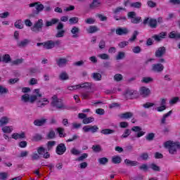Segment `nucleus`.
<instances>
[{
    "instance_id": "nucleus-23",
    "label": "nucleus",
    "mask_w": 180,
    "mask_h": 180,
    "mask_svg": "<svg viewBox=\"0 0 180 180\" xmlns=\"http://www.w3.org/2000/svg\"><path fill=\"white\" fill-rule=\"evenodd\" d=\"M86 32L89 34H92L93 33H96V32H99V28L95 25H91L89 28L86 29Z\"/></svg>"
},
{
    "instance_id": "nucleus-29",
    "label": "nucleus",
    "mask_w": 180,
    "mask_h": 180,
    "mask_svg": "<svg viewBox=\"0 0 180 180\" xmlns=\"http://www.w3.org/2000/svg\"><path fill=\"white\" fill-rule=\"evenodd\" d=\"M12 61V58H11L10 54H4L2 56V63H5L6 64H8V63H11Z\"/></svg>"
},
{
    "instance_id": "nucleus-52",
    "label": "nucleus",
    "mask_w": 180,
    "mask_h": 180,
    "mask_svg": "<svg viewBox=\"0 0 180 180\" xmlns=\"http://www.w3.org/2000/svg\"><path fill=\"white\" fill-rule=\"evenodd\" d=\"M70 153L72 154V155H79L81 154V151L78 150V149L75 148H72L70 150Z\"/></svg>"
},
{
    "instance_id": "nucleus-31",
    "label": "nucleus",
    "mask_w": 180,
    "mask_h": 180,
    "mask_svg": "<svg viewBox=\"0 0 180 180\" xmlns=\"http://www.w3.org/2000/svg\"><path fill=\"white\" fill-rule=\"evenodd\" d=\"M101 134H104V136H108L109 134H113L115 133V130L111 129H104L101 131Z\"/></svg>"
},
{
    "instance_id": "nucleus-60",
    "label": "nucleus",
    "mask_w": 180,
    "mask_h": 180,
    "mask_svg": "<svg viewBox=\"0 0 180 180\" xmlns=\"http://www.w3.org/2000/svg\"><path fill=\"white\" fill-rule=\"evenodd\" d=\"M136 15L137 14L134 11H130L127 13V16H128L129 19H131V20L136 18Z\"/></svg>"
},
{
    "instance_id": "nucleus-30",
    "label": "nucleus",
    "mask_w": 180,
    "mask_h": 180,
    "mask_svg": "<svg viewBox=\"0 0 180 180\" xmlns=\"http://www.w3.org/2000/svg\"><path fill=\"white\" fill-rule=\"evenodd\" d=\"M169 39H180V33H176L175 31H172L169 33Z\"/></svg>"
},
{
    "instance_id": "nucleus-28",
    "label": "nucleus",
    "mask_w": 180,
    "mask_h": 180,
    "mask_svg": "<svg viewBox=\"0 0 180 180\" xmlns=\"http://www.w3.org/2000/svg\"><path fill=\"white\" fill-rule=\"evenodd\" d=\"M92 79L94 81H102V75L98 72H94L91 75Z\"/></svg>"
},
{
    "instance_id": "nucleus-62",
    "label": "nucleus",
    "mask_w": 180,
    "mask_h": 180,
    "mask_svg": "<svg viewBox=\"0 0 180 180\" xmlns=\"http://www.w3.org/2000/svg\"><path fill=\"white\" fill-rule=\"evenodd\" d=\"M4 133H12V129L11 127H4L1 129Z\"/></svg>"
},
{
    "instance_id": "nucleus-14",
    "label": "nucleus",
    "mask_w": 180,
    "mask_h": 180,
    "mask_svg": "<svg viewBox=\"0 0 180 180\" xmlns=\"http://www.w3.org/2000/svg\"><path fill=\"white\" fill-rule=\"evenodd\" d=\"M83 130L84 133H88L89 131H91V133H96L98 130H99V127H98L96 125L94 126H89L86 125L83 127Z\"/></svg>"
},
{
    "instance_id": "nucleus-64",
    "label": "nucleus",
    "mask_w": 180,
    "mask_h": 180,
    "mask_svg": "<svg viewBox=\"0 0 180 180\" xmlns=\"http://www.w3.org/2000/svg\"><path fill=\"white\" fill-rule=\"evenodd\" d=\"M140 157H141V160H143V161H147V160H148V153H143L141 154Z\"/></svg>"
},
{
    "instance_id": "nucleus-45",
    "label": "nucleus",
    "mask_w": 180,
    "mask_h": 180,
    "mask_svg": "<svg viewBox=\"0 0 180 180\" xmlns=\"http://www.w3.org/2000/svg\"><path fill=\"white\" fill-rule=\"evenodd\" d=\"M92 150L94 153H101L102 151V147L100 145H94L92 146Z\"/></svg>"
},
{
    "instance_id": "nucleus-27",
    "label": "nucleus",
    "mask_w": 180,
    "mask_h": 180,
    "mask_svg": "<svg viewBox=\"0 0 180 180\" xmlns=\"http://www.w3.org/2000/svg\"><path fill=\"white\" fill-rule=\"evenodd\" d=\"M101 6V1L98 0H93L92 3L90 4V9H95V8H99Z\"/></svg>"
},
{
    "instance_id": "nucleus-20",
    "label": "nucleus",
    "mask_w": 180,
    "mask_h": 180,
    "mask_svg": "<svg viewBox=\"0 0 180 180\" xmlns=\"http://www.w3.org/2000/svg\"><path fill=\"white\" fill-rule=\"evenodd\" d=\"M30 43V40L25 39L22 41H18L17 42V46L18 47L22 48V47H26V46H27V44H29Z\"/></svg>"
},
{
    "instance_id": "nucleus-59",
    "label": "nucleus",
    "mask_w": 180,
    "mask_h": 180,
    "mask_svg": "<svg viewBox=\"0 0 180 180\" xmlns=\"http://www.w3.org/2000/svg\"><path fill=\"white\" fill-rule=\"evenodd\" d=\"M101 60H109V55L106 53H101L98 56Z\"/></svg>"
},
{
    "instance_id": "nucleus-3",
    "label": "nucleus",
    "mask_w": 180,
    "mask_h": 180,
    "mask_svg": "<svg viewBox=\"0 0 180 180\" xmlns=\"http://www.w3.org/2000/svg\"><path fill=\"white\" fill-rule=\"evenodd\" d=\"M165 147L168 148L169 154L172 155H175L177 153L176 148L180 150V142H172L171 141H167L165 142Z\"/></svg>"
},
{
    "instance_id": "nucleus-54",
    "label": "nucleus",
    "mask_w": 180,
    "mask_h": 180,
    "mask_svg": "<svg viewBox=\"0 0 180 180\" xmlns=\"http://www.w3.org/2000/svg\"><path fill=\"white\" fill-rule=\"evenodd\" d=\"M114 79L117 82H119L122 81V79H123V76L120 74H116L114 76Z\"/></svg>"
},
{
    "instance_id": "nucleus-21",
    "label": "nucleus",
    "mask_w": 180,
    "mask_h": 180,
    "mask_svg": "<svg viewBox=\"0 0 180 180\" xmlns=\"http://www.w3.org/2000/svg\"><path fill=\"white\" fill-rule=\"evenodd\" d=\"M70 32L72 34H73L72 37L74 39H77L79 37L78 34L79 33V28L78 27H76V26L73 27Z\"/></svg>"
},
{
    "instance_id": "nucleus-47",
    "label": "nucleus",
    "mask_w": 180,
    "mask_h": 180,
    "mask_svg": "<svg viewBox=\"0 0 180 180\" xmlns=\"http://www.w3.org/2000/svg\"><path fill=\"white\" fill-rule=\"evenodd\" d=\"M154 137H155V134L154 133H149L146 136V139L148 141H153L154 140Z\"/></svg>"
},
{
    "instance_id": "nucleus-35",
    "label": "nucleus",
    "mask_w": 180,
    "mask_h": 180,
    "mask_svg": "<svg viewBox=\"0 0 180 180\" xmlns=\"http://www.w3.org/2000/svg\"><path fill=\"white\" fill-rule=\"evenodd\" d=\"M137 36H139V31H134L131 37L129 39V41L133 43V41H135L136 39H137Z\"/></svg>"
},
{
    "instance_id": "nucleus-1",
    "label": "nucleus",
    "mask_w": 180,
    "mask_h": 180,
    "mask_svg": "<svg viewBox=\"0 0 180 180\" xmlns=\"http://www.w3.org/2000/svg\"><path fill=\"white\" fill-rule=\"evenodd\" d=\"M34 92L35 94L31 95L30 96L27 94L22 95L21 97V101L25 102V103H27V102H30V103H34V102L37 101V108H44L46 105H49V103H50V101L49 99H47V98H44L39 100V98H41V96H43V94L40 93V89H35Z\"/></svg>"
},
{
    "instance_id": "nucleus-8",
    "label": "nucleus",
    "mask_w": 180,
    "mask_h": 180,
    "mask_svg": "<svg viewBox=\"0 0 180 180\" xmlns=\"http://www.w3.org/2000/svg\"><path fill=\"white\" fill-rule=\"evenodd\" d=\"M143 25H148L151 29H157V20L154 18H146L143 22Z\"/></svg>"
},
{
    "instance_id": "nucleus-22",
    "label": "nucleus",
    "mask_w": 180,
    "mask_h": 180,
    "mask_svg": "<svg viewBox=\"0 0 180 180\" xmlns=\"http://www.w3.org/2000/svg\"><path fill=\"white\" fill-rule=\"evenodd\" d=\"M47 122L46 119H41V120H35L34 121V126L40 127V126H44L46 124V122Z\"/></svg>"
},
{
    "instance_id": "nucleus-24",
    "label": "nucleus",
    "mask_w": 180,
    "mask_h": 180,
    "mask_svg": "<svg viewBox=\"0 0 180 180\" xmlns=\"http://www.w3.org/2000/svg\"><path fill=\"white\" fill-rule=\"evenodd\" d=\"M124 164H126V165H127L128 167H136L139 165V162L125 159Z\"/></svg>"
},
{
    "instance_id": "nucleus-63",
    "label": "nucleus",
    "mask_w": 180,
    "mask_h": 180,
    "mask_svg": "<svg viewBox=\"0 0 180 180\" xmlns=\"http://www.w3.org/2000/svg\"><path fill=\"white\" fill-rule=\"evenodd\" d=\"M141 82H144V84H148L150 82H153V78L151 77H143L141 80Z\"/></svg>"
},
{
    "instance_id": "nucleus-4",
    "label": "nucleus",
    "mask_w": 180,
    "mask_h": 180,
    "mask_svg": "<svg viewBox=\"0 0 180 180\" xmlns=\"http://www.w3.org/2000/svg\"><path fill=\"white\" fill-rule=\"evenodd\" d=\"M52 101L51 102V106L53 108H56L57 109H61L62 110H64L65 109H67V106L64 105V102L63 101V99L58 98L57 95H54L51 98Z\"/></svg>"
},
{
    "instance_id": "nucleus-5",
    "label": "nucleus",
    "mask_w": 180,
    "mask_h": 180,
    "mask_svg": "<svg viewBox=\"0 0 180 180\" xmlns=\"http://www.w3.org/2000/svg\"><path fill=\"white\" fill-rule=\"evenodd\" d=\"M32 32L34 33H40L43 30V20L39 19L31 27Z\"/></svg>"
},
{
    "instance_id": "nucleus-61",
    "label": "nucleus",
    "mask_w": 180,
    "mask_h": 180,
    "mask_svg": "<svg viewBox=\"0 0 180 180\" xmlns=\"http://www.w3.org/2000/svg\"><path fill=\"white\" fill-rule=\"evenodd\" d=\"M132 51L135 54H139V53H141V48L139 46H135L132 49Z\"/></svg>"
},
{
    "instance_id": "nucleus-57",
    "label": "nucleus",
    "mask_w": 180,
    "mask_h": 180,
    "mask_svg": "<svg viewBox=\"0 0 180 180\" xmlns=\"http://www.w3.org/2000/svg\"><path fill=\"white\" fill-rule=\"evenodd\" d=\"M8 179V173L3 172H0V180H6Z\"/></svg>"
},
{
    "instance_id": "nucleus-55",
    "label": "nucleus",
    "mask_w": 180,
    "mask_h": 180,
    "mask_svg": "<svg viewBox=\"0 0 180 180\" xmlns=\"http://www.w3.org/2000/svg\"><path fill=\"white\" fill-rule=\"evenodd\" d=\"M33 139L34 141H40L43 139V136L40 134H36L34 136Z\"/></svg>"
},
{
    "instance_id": "nucleus-56",
    "label": "nucleus",
    "mask_w": 180,
    "mask_h": 180,
    "mask_svg": "<svg viewBox=\"0 0 180 180\" xmlns=\"http://www.w3.org/2000/svg\"><path fill=\"white\" fill-rule=\"evenodd\" d=\"M25 60L23 58H18L13 60L12 63L14 65H19V64H22Z\"/></svg>"
},
{
    "instance_id": "nucleus-15",
    "label": "nucleus",
    "mask_w": 180,
    "mask_h": 180,
    "mask_svg": "<svg viewBox=\"0 0 180 180\" xmlns=\"http://www.w3.org/2000/svg\"><path fill=\"white\" fill-rule=\"evenodd\" d=\"M129 33H130V31L126 27H118L116 29V34L117 36H126Z\"/></svg>"
},
{
    "instance_id": "nucleus-42",
    "label": "nucleus",
    "mask_w": 180,
    "mask_h": 180,
    "mask_svg": "<svg viewBox=\"0 0 180 180\" xmlns=\"http://www.w3.org/2000/svg\"><path fill=\"white\" fill-rule=\"evenodd\" d=\"M15 27L16 29H23V24L22 23V20H18L14 23Z\"/></svg>"
},
{
    "instance_id": "nucleus-16",
    "label": "nucleus",
    "mask_w": 180,
    "mask_h": 180,
    "mask_svg": "<svg viewBox=\"0 0 180 180\" xmlns=\"http://www.w3.org/2000/svg\"><path fill=\"white\" fill-rule=\"evenodd\" d=\"M56 62L59 68H63V67H65V65H67L68 60L65 58H59L56 60Z\"/></svg>"
},
{
    "instance_id": "nucleus-18",
    "label": "nucleus",
    "mask_w": 180,
    "mask_h": 180,
    "mask_svg": "<svg viewBox=\"0 0 180 180\" xmlns=\"http://www.w3.org/2000/svg\"><path fill=\"white\" fill-rule=\"evenodd\" d=\"M11 137L14 140H19V139H25V137H26V134H25V132H21L20 134L13 133L11 135Z\"/></svg>"
},
{
    "instance_id": "nucleus-40",
    "label": "nucleus",
    "mask_w": 180,
    "mask_h": 180,
    "mask_svg": "<svg viewBox=\"0 0 180 180\" xmlns=\"http://www.w3.org/2000/svg\"><path fill=\"white\" fill-rule=\"evenodd\" d=\"M141 2L140 1H136V2H134L131 3L130 4L131 8H135L136 9H140V8H141Z\"/></svg>"
},
{
    "instance_id": "nucleus-13",
    "label": "nucleus",
    "mask_w": 180,
    "mask_h": 180,
    "mask_svg": "<svg viewBox=\"0 0 180 180\" xmlns=\"http://www.w3.org/2000/svg\"><path fill=\"white\" fill-rule=\"evenodd\" d=\"M139 94L142 98H148V96H150L151 91L146 86H141L139 89Z\"/></svg>"
},
{
    "instance_id": "nucleus-37",
    "label": "nucleus",
    "mask_w": 180,
    "mask_h": 180,
    "mask_svg": "<svg viewBox=\"0 0 180 180\" xmlns=\"http://www.w3.org/2000/svg\"><path fill=\"white\" fill-rule=\"evenodd\" d=\"M98 161L101 165H105L109 162V159H108V158H100Z\"/></svg>"
},
{
    "instance_id": "nucleus-11",
    "label": "nucleus",
    "mask_w": 180,
    "mask_h": 180,
    "mask_svg": "<svg viewBox=\"0 0 180 180\" xmlns=\"http://www.w3.org/2000/svg\"><path fill=\"white\" fill-rule=\"evenodd\" d=\"M151 71L160 74L164 71V65L161 63H154L152 65Z\"/></svg>"
},
{
    "instance_id": "nucleus-25",
    "label": "nucleus",
    "mask_w": 180,
    "mask_h": 180,
    "mask_svg": "<svg viewBox=\"0 0 180 180\" xmlns=\"http://www.w3.org/2000/svg\"><path fill=\"white\" fill-rule=\"evenodd\" d=\"M56 146V141H49L46 143L47 149L45 152L49 153V151H51L53 150V147Z\"/></svg>"
},
{
    "instance_id": "nucleus-10",
    "label": "nucleus",
    "mask_w": 180,
    "mask_h": 180,
    "mask_svg": "<svg viewBox=\"0 0 180 180\" xmlns=\"http://www.w3.org/2000/svg\"><path fill=\"white\" fill-rule=\"evenodd\" d=\"M166 53L167 49H165V46L159 47L155 52V57H156V58H161L165 56Z\"/></svg>"
},
{
    "instance_id": "nucleus-46",
    "label": "nucleus",
    "mask_w": 180,
    "mask_h": 180,
    "mask_svg": "<svg viewBox=\"0 0 180 180\" xmlns=\"http://www.w3.org/2000/svg\"><path fill=\"white\" fill-rule=\"evenodd\" d=\"M60 79H61L62 81H65L67 79H69L68 77V75L67 74V72H63L62 73H60V76H59Z\"/></svg>"
},
{
    "instance_id": "nucleus-38",
    "label": "nucleus",
    "mask_w": 180,
    "mask_h": 180,
    "mask_svg": "<svg viewBox=\"0 0 180 180\" xmlns=\"http://www.w3.org/2000/svg\"><path fill=\"white\" fill-rule=\"evenodd\" d=\"M112 162L113 164H120V162H122V158H120V156H113Z\"/></svg>"
},
{
    "instance_id": "nucleus-7",
    "label": "nucleus",
    "mask_w": 180,
    "mask_h": 180,
    "mask_svg": "<svg viewBox=\"0 0 180 180\" xmlns=\"http://www.w3.org/2000/svg\"><path fill=\"white\" fill-rule=\"evenodd\" d=\"M60 41H53V40H49L44 42V49H46V50H51V49H54L56 46H60Z\"/></svg>"
},
{
    "instance_id": "nucleus-19",
    "label": "nucleus",
    "mask_w": 180,
    "mask_h": 180,
    "mask_svg": "<svg viewBox=\"0 0 180 180\" xmlns=\"http://www.w3.org/2000/svg\"><path fill=\"white\" fill-rule=\"evenodd\" d=\"M60 22L58 18H52L51 20H47L46 22L45 26L46 27H50V26H53V25H57Z\"/></svg>"
},
{
    "instance_id": "nucleus-48",
    "label": "nucleus",
    "mask_w": 180,
    "mask_h": 180,
    "mask_svg": "<svg viewBox=\"0 0 180 180\" xmlns=\"http://www.w3.org/2000/svg\"><path fill=\"white\" fill-rule=\"evenodd\" d=\"M79 18H78L77 17H72L69 19V22L70 25L77 24L79 22Z\"/></svg>"
},
{
    "instance_id": "nucleus-34",
    "label": "nucleus",
    "mask_w": 180,
    "mask_h": 180,
    "mask_svg": "<svg viewBox=\"0 0 180 180\" xmlns=\"http://www.w3.org/2000/svg\"><path fill=\"white\" fill-rule=\"evenodd\" d=\"M78 86H79V89H80L81 88L88 89L92 86V84H91L90 82H84V83L78 84Z\"/></svg>"
},
{
    "instance_id": "nucleus-33",
    "label": "nucleus",
    "mask_w": 180,
    "mask_h": 180,
    "mask_svg": "<svg viewBox=\"0 0 180 180\" xmlns=\"http://www.w3.org/2000/svg\"><path fill=\"white\" fill-rule=\"evenodd\" d=\"M172 115V110H169L167 113L165 114L161 120V124H165L167 121V117Z\"/></svg>"
},
{
    "instance_id": "nucleus-43",
    "label": "nucleus",
    "mask_w": 180,
    "mask_h": 180,
    "mask_svg": "<svg viewBox=\"0 0 180 180\" xmlns=\"http://www.w3.org/2000/svg\"><path fill=\"white\" fill-rule=\"evenodd\" d=\"M130 134H131V131H130V129H127L124 130V133L122 135V139H127V137H129V136H130Z\"/></svg>"
},
{
    "instance_id": "nucleus-53",
    "label": "nucleus",
    "mask_w": 180,
    "mask_h": 180,
    "mask_svg": "<svg viewBox=\"0 0 180 180\" xmlns=\"http://www.w3.org/2000/svg\"><path fill=\"white\" fill-rule=\"evenodd\" d=\"M125 54L124 52L120 51L116 56V60H123L124 58Z\"/></svg>"
},
{
    "instance_id": "nucleus-39",
    "label": "nucleus",
    "mask_w": 180,
    "mask_h": 180,
    "mask_svg": "<svg viewBox=\"0 0 180 180\" xmlns=\"http://www.w3.org/2000/svg\"><path fill=\"white\" fill-rule=\"evenodd\" d=\"M56 131H58L59 137H65V136H67L66 134H64V128L58 127L56 129Z\"/></svg>"
},
{
    "instance_id": "nucleus-51",
    "label": "nucleus",
    "mask_w": 180,
    "mask_h": 180,
    "mask_svg": "<svg viewBox=\"0 0 180 180\" xmlns=\"http://www.w3.org/2000/svg\"><path fill=\"white\" fill-rule=\"evenodd\" d=\"M150 168L151 169H153V171L160 172V171H161V169L160 168V167H158L157 165H155V163H152L150 165Z\"/></svg>"
},
{
    "instance_id": "nucleus-32",
    "label": "nucleus",
    "mask_w": 180,
    "mask_h": 180,
    "mask_svg": "<svg viewBox=\"0 0 180 180\" xmlns=\"http://www.w3.org/2000/svg\"><path fill=\"white\" fill-rule=\"evenodd\" d=\"M47 140H53V139H56V131L51 129L46 135Z\"/></svg>"
},
{
    "instance_id": "nucleus-6",
    "label": "nucleus",
    "mask_w": 180,
    "mask_h": 180,
    "mask_svg": "<svg viewBox=\"0 0 180 180\" xmlns=\"http://www.w3.org/2000/svg\"><path fill=\"white\" fill-rule=\"evenodd\" d=\"M35 8H36V10L33 11L32 13L28 15V18L30 19L36 18L39 15V13H40V12H41L43 9H44V5L40 4L39 2V4H37Z\"/></svg>"
},
{
    "instance_id": "nucleus-9",
    "label": "nucleus",
    "mask_w": 180,
    "mask_h": 180,
    "mask_svg": "<svg viewBox=\"0 0 180 180\" xmlns=\"http://www.w3.org/2000/svg\"><path fill=\"white\" fill-rule=\"evenodd\" d=\"M56 30L58 32L56 34V37H64V34H65V30H64V24H63V22H58L56 27Z\"/></svg>"
},
{
    "instance_id": "nucleus-26",
    "label": "nucleus",
    "mask_w": 180,
    "mask_h": 180,
    "mask_svg": "<svg viewBox=\"0 0 180 180\" xmlns=\"http://www.w3.org/2000/svg\"><path fill=\"white\" fill-rule=\"evenodd\" d=\"M120 117L121 119H131V117H133V112H126L122 113L120 115Z\"/></svg>"
},
{
    "instance_id": "nucleus-41",
    "label": "nucleus",
    "mask_w": 180,
    "mask_h": 180,
    "mask_svg": "<svg viewBox=\"0 0 180 180\" xmlns=\"http://www.w3.org/2000/svg\"><path fill=\"white\" fill-rule=\"evenodd\" d=\"M8 92H9V90L6 87L2 85H0V95H5Z\"/></svg>"
},
{
    "instance_id": "nucleus-49",
    "label": "nucleus",
    "mask_w": 180,
    "mask_h": 180,
    "mask_svg": "<svg viewBox=\"0 0 180 180\" xmlns=\"http://www.w3.org/2000/svg\"><path fill=\"white\" fill-rule=\"evenodd\" d=\"M141 22V17H134L131 20V22L134 23V25H137Z\"/></svg>"
},
{
    "instance_id": "nucleus-36",
    "label": "nucleus",
    "mask_w": 180,
    "mask_h": 180,
    "mask_svg": "<svg viewBox=\"0 0 180 180\" xmlns=\"http://www.w3.org/2000/svg\"><path fill=\"white\" fill-rule=\"evenodd\" d=\"M94 120L95 118H94V117H86V118L83 120V123L84 124H89V123H92V122H94Z\"/></svg>"
},
{
    "instance_id": "nucleus-50",
    "label": "nucleus",
    "mask_w": 180,
    "mask_h": 180,
    "mask_svg": "<svg viewBox=\"0 0 180 180\" xmlns=\"http://www.w3.org/2000/svg\"><path fill=\"white\" fill-rule=\"evenodd\" d=\"M86 158H88V153H83L81 156L75 159V161H84Z\"/></svg>"
},
{
    "instance_id": "nucleus-17",
    "label": "nucleus",
    "mask_w": 180,
    "mask_h": 180,
    "mask_svg": "<svg viewBox=\"0 0 180 180\" xmlns=\"http://www.w3.org/2000/svg\"><path fill=\"white\" fill-rule=\"evenodd\" d=\"M165 36H167V32H162L159 34L153 35V39H154L155 41H161L162 39H165Z\"/></svg>"
},
{
    "instance_id": "nucleus-58",
    "label": "nucleus",
    "mask_w": 180,
    "mask_h": 180,
    "mask_svg": "<svg viewBox=\"0 0 180 180\" xmlns=\"http://www.w3.org/2000/svg\"><path fill=\"white\" fill-rule=\"evenodd\" d=\"M147 5L149 8H155L157 6V3L149 0L147 1Z\"/></svg>"
},
{
    "instance_id": "nucleus-44",
    "label": "nucleus",
    "mask_w": 180,
    "mask_h": 180,
    "mask_svg": "<svg viewBox=\"0 0 180 180\" xmlns=\"http://www.w3.org/2000/svg\"><path fill=\"white\" fill-rule=\"evenodd\" d=\"M8 122H9V119H8L7 117H3L0 119L1 126L8 124Z\"/></svg>"
},
{
    "instance_id": "nucleus-2",
    "label": "nucleus",
    "mask_w": 180,
    "mask_h": 180,
    "mask_svg": "<svg viewBox=\"0 0 180 180\" xmlns=\"http://www.w3.org/2000/svg\"><path fill=\"white\" fill-rule=\"evenodd\" d=\"M37 151V153H33L31 156L33 161L40 160V157L44 158L45 160L50 158V153L46 152V148L43 146L38 147Z\"/></svg>"
},
{
    "instance_id": "nucleus-12",
    "label": "nucleus",
    "mask_w": 180,
    "mask_h": 180,
    "mask_svg": "<svg viewBox=\"0 0 180 180\" xmlns=\"http://www.w3.org/2000/svg\"><path fill=\"white\" fill-rule=\"evenodd\" d=\"M67 151V146L64 143H59L56 148V153L58 155H63Z\"/></svg>"
}]
</instances>
